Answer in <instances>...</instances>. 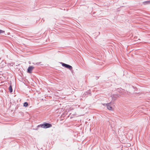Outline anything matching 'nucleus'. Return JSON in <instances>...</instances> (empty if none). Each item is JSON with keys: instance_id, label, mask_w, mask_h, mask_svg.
<instances>
[{"instance_id": "nucleus-1", "label": "nucleus", "mask_w": 150, "mask_h": 150, "mask_svg": "<svg viewBox=\"0 0 150 150\" xmlns=\"http://www.w3.org/2000/svg\"><path fill=\"white\" fill-rule=\"evenodd\" d=\"M40 126L43 128H47L52 127V125L49 123H45L40 125Z\"/></svg>"}, {"instance_id": "nucleus-2", "label": "nucleus", "mask_w": 150, "mask_h": 150, "mask_svg": "<svg viewBox=\"0 0 150 150\" xmlns=\"http://www.w3.org/2000/svg\"><path fill=\"white\" fill-rule=\"evenodd\" d=\"M62 66L69 69L70 70H71L72 69V67L68 64H67L64 63H62Z\"/></svg>"}, {"instance_id": "nucleus-3", "label": "nucleus", "mask_w": 150, "mask_h": 150, "mask_svg": "<svg viewBox=\"0 0 150 150\" xmlns=\"http://www.w3.org/2000/svg\"><path fill=\"white\" fill-rule=\"evenodd\" d=\"M34 67L33 66H30L28 68L27 70V72L29 73H31L33 70L34 69Z\"/></svg>"}, {"instance_id": "nucleus-4", "label": "nucleus", "mask_w": 150, "mask_h": 150, "mask_svg": "<svg viewBox=\"0 0 150 150\" xmlns=\"http://www.w3.org/2000/svg\"><path fill=\"white\" fill-rule=\"evenodd\" d=\"M107 108L110 110H112V107L110 105V104H108L107 105Z\"/></svg>"}, {"instance_id": "nucleus-5", "label": "nucleus", "mask_w": 150, "mask_h": 150, "mask_svg": "<svg viewBox=\"0 0 150 150\" xmlns=\"http://www.w3.org/2000/svg\"><path fill=\"white\" fill-rule=\"evenodd\" d=\"M8 89L11 93L13 91L11 85H10L9 88Z\"/></svg>"}, {"instance_id": "nucleus-6", "label": "nucleus", "mask_w": 150, "mask_h": 150, "mask_svg": "<svg viewBox=\"0 0 150 150\" xmlns=\"http://www.w3.org/2000/svg\"><path fill=\"white\" fill-rule=\"evenodd\" d=\"M143 4L144 5L150 4V1H145L143 2Z\"/></svg>"}, {"instance_id": "nucleus-7", "label": "nucleus", "mask_w": 150, "mask_h": 150, "mask_svg": "<svg viewBox=\"0 0 150 150\" xmlns=\"http://www.w3.org/2000/svg\"><path fill=\"white\" fill-rule=\"evenodd\" d=\"M28 104L26 102L24 103L23 105L24 107H27L28 106Z\"/></svg>"}, {"instance_id": "nucleus-8", "label": "nucleus", "mask_w": 150, "mask_h": 150, "mask_svg": "<svg viewBox=\"0 0 150 150\" xmlns=\"http://www.w3.org/2000/svg\"><path fill=\"white\" fill-rule=\"evenodd\" d=\"M5 31L1 30H0V34L4 33Z\"/></svg>"}]
</instances>
